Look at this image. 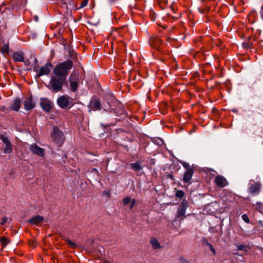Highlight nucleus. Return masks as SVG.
Masks as SVG:
<instances>
[{
	"label": "nucleus",
	"instance_id": "nucleus-18",
	"mask_svg": "<svg viewBox=\"0 0 263 263\" xmlns=\"http://www.w3.org/2000/svg\"><path fill=\"white\" fill-rule=\"evenodd\" d=\"M260 191V187L258 184L256 183L255 184H252L250 186L249 188V192L251 194H255L256 193H258Z\"/></svg>",
	"mask_w": 263,
	"mask_h": 263
},
{
	"label": "nucleus",
	"instance_id": "nucleus-33",
	"mask_svg": "<svg viewBox=\"0 0 263 263\" xmlns=\"http://www.w3.org/2000/svg\"><path fill=\"white\" fill-rule=\"evenodd\" d=\"M136 201L135 199H133L130 201V204L129 206V209H132L133 207L134 206L135 204H136Z\"/></svg>",
	"mask_w": 263,
	"mask_h": 263
},
{
	"label": "nucleus",
	"instance_id": "nucleus-4",
	"mask_svg": "<svg viewBox=\"0 0 263 263\" xmlns=\"http://www.w3.org/2000/svg\"><path fill=\"white\" fill-rule=\"evenodd\" d=\"M57 103L61 108L65 109L72 105V100L67 96H63L58 99Z\"/></svg>",
	"mask_w": 263,
	"mask_h": 263
},
{
	"label": "nucleus",
	"instance_id": "nucleus-2",
	"mask_svg": "<svg viewBox=\"0 0 263 263\" xmlns=\"http://www.w3.org/2000/svg\"><path fill=\"white\" fill-rule=\"evenodd\" d=\"M66 79L54 74L50 79L49 88L52 91L58 92L62 89L64 84L66 82Z\"/></svg>",
	"mask_w": 263,
	"mask_h": 263
},
{
	"label": "nucleus",
	"instance_id": "nucleus-17",
	"mask_svg": "<svg viewBox=\"0 0 263 263\" xmlns=\"http://www.w3.org/2000/svg\"><path fill=\"white\" fill-rule=\"evenodd\" d=\"M4 145L3 152L5 154H11L13 152V145L11 142Z\"/></svg>",
	"mask_w": 263,
	"mask_h": 263
},
{
	"label": "nucleus",
	"instance_id": "nucleus-12",
	"mask_svg": "<svg viewBox=\"0 0 263 263\" xmlns=\"http://www.w3.org/2000/svg\"><path fill=\"white\" fill-rule=\"evenodd\" d=\"M44 219L43 217L40 215H36L34 217L31 218L29 220V222L31 224L38 226L43 222Z\"/></svg>",
	"mask_w": 263,
	"mask_h": 263
},
{
	"label": "nucleus",
	"instance_id": "nucleus-5",
	"mask_svg": "<svg viewBox=\"0 0 263 263\" xmlns=\"http://www.w3.org/2000/svg\"><path fill=\"white\" fill-rule=\"evenodd\" d=\"M27 2V0H11L9 5L12 10L17 11L26 6Z\"/></svg>",
	"mask_w": 263,
	"mask_h": 263
},
{
	"label": "nucleus",
	"instance_id": "nucleus-21",
	"mask_svg": "<svg viewBox=\"0 0 263 263\" xmlns=\"http://www.w3.org/2000/svg\"><path fill=\"white\" fill-rule=\"evenodd\" d=\"M131 167L135 171H139L142 169L141 166L138 163H133L130 164Z\"/></svg>",
	"mask_w": 263,
	"mask_h": 263
},
{
	"label": "nucleus",
	"instance_id": "nucleus-22",
	"mask_svg": "<svg viewBox=\"0 0 263 263\" xmlns=\"http://www.w3.org/2000/svg\"><path fill=\"white\" fill-rule=\"evenodd\" d=\"M70 89L72 91H75L78 86V82L71 81L70 82Z\"/></svg>",
	"mask_w": 263,
	"mask_h": 263
},
{
	"label": "nucleus",
	"instance_id": "nucleus-10",
	"mask_svg": "<svg viewBox=\"0 0 263 263\" xmlns=\"http://www.w3.org/2000/svg\"><path fill=\"white\" fill-rule=\"evenodd\" d=\"M216 185L219 187H223L228 185L227 179L221 175L217 176L214 180Z\"/></svg>",
	"mask_w": 263,
	"mask_h": 263
},
{
	"label": "nucleus",
	"instance_id": "nucleus-20",
	"mask_svg": "<svg viewBox=\"0 0 263 263\" xmlns=\"http://www.w3.org/2000/svg\"><path fill=\"white\" fill-rule=\"evenodd\" d=\"M10 242V239L6 237H1L0 238V242L3 247H6Z\"/></svg>",
	"mask_w": 263,
	"mask_h": 263
},
{
	"label": "nucleus",
	"instance_id": "nucleus-29",
	"mask_svg": "<svg viewBox=\"0 0 263 263\" xmlns=\"http://www.w3.org/2000/svg\"><path fill=\"white\" fill-rule=\"evenodd\" d=\"M241 218L242 220L247 223H250V219L246 214H244L242 215Z\"/></svg>",
	"mask_w": 263,
	"mask_h": 263
},
{
	"label": "nucleus",
	"instance_id": "nucleus-11",
	"mask_svg": "<svg viewBox=\"0 0 263 263\" xmlns=\"http://www.w3.org/2000/svg\"><path fill=\"white\" fill-rule=\"evenodd\" d=\"M22 102L20 98H16L13 100L11 104L10 105V109L14 111H18Z\"/></svg>",
	"mask_w": 263,
	"mask_h": 263
},
{
	"label": "nucleus",
	"instance_id": "nucleus-8",
	"mask_svg": "<svg viewBox=\"0 0 263 263\" xmlns=\"http://www.w3.org/2000/svg\"><path fill=\"white\" fill-rule=\"evenodd\" d=\"M30 151L33 154L40 157H44L45 155L44 149L39 147L36 144L33 143L30 145Z\"/></svg>",
	"mask_w": 263,
	"mask_h": 263
},
{
	"label": "nucleus",
	"instance_id": "nucleus-24",
	"mask_svg": "<svg viewBox=\"0 0 263 263\" xmlns=\"http://www.w3.org/2000/svg\"><path fill=\"white\" fill-rule=\"evenodd\" d=\"M78 82L79 77L76 73H72L69 77V82L71 81Z\"/></svg>",
	"mask_w": 263,
	"mask_h": 263
},
{
	"label": "nucleus",
	"instance_id": "nucleus-27",
	"mask_svg": "<svg viewBox=\"0 0 263 263\" xmlns=\"http://www.w3.org/2000/svg\"><path fill=\"white\" fill-rule=\"evenodd\" d=\"M176 196L179 198H182L184 195V192L182 190H178L176 192Z\"/></svg>",
	"mask_w": 263,
	"mask_h": 263
},
{
	"label": "nucleus",
	"instance_id": "nucleus-31",
	"mask_svg": "<svg viewBox=\"0 0 263 263\" xmlns=\"http://www.w3.org/2000/svg\"><path fill=\"white\" fill-rule=\"evenodd\" d=\"M67 243L70 246V247L72 248H74L77 247V245L75 243L72 242L71 240L67 239Z\"/></svg>",
	"mask_w": 263,
	"mask_h": 263
},
{
	"label": "nucleus",
	"instance_id": "nucleus-14",
	"mask_svg": "<svg viewBox=\"0 0 263 263\" xmlns=\"http://www.w3.org/2000/svg\"><path fill=\"white\" fill-rule=\"evenodd\" d=\"M12 57L15 62H24V55L22 51L15 52Z\"/></svg>",
	"mask_w": 263,
	"mask_h": 263
},
{
	"label": "nucleus",
	"instance_id": "nucleus-36",
	"mask_svg": "<svg viewBox=\"0 0 263 263\" xmlns=\"http://www.w3.org/2000/svg\"><path fill=\"white\" fill-rule=\"evenodd\" d=\"M260 15L261 19L263 20V6L261 7V10L260 11Z\"/></svg>",
	"mask_w": 263,
	"mask_h": 263
},
{
	"label": "nucleus",
	"instance_id": "nucleus-40",
	"mask_svg": "<svg viewBox=\"0 0 263 263\" xmlns=\"http://www.w3.org/2000/svg\"><path fill=\"white\" fill-rule=\"evenodd\" d=\"M32 246H33V247H35V243H34V242H32Z\"/></svg>",
	"mask_w": 263,
	"mask_h": 263
},
{
	"label": "nucleus",
	"instance_id": "nucleus-23",
	"mask_svg": "<svg viewBox=\"0 0 263 263\" xmlns=\"http://www.w3.org/2000/svg\"><path fill=\"white\" fill-rule=\"evenodd\" d=\"M0 139L3 142L4 144L10 142L8 138L4 134L0 135Z\"/></svg>",
	"mask_w": 263,
	"mask_h": 263
},
{
	"label": "nucleus",
	"instance_id": "nucleus-38",
	"mask_svg": "<svg viewBox=\"0 0 263 263\" xmlns=\"http://www.w3.org/2000/svg\"><path fill=\"white\" fill-rule=\"evenodd\" d=\"M257 205H258V208H259L260 209H262V208H263V205H262L261 203H257Z\"/></svg>",
	"mask_w": 263,
	"mask_h": 263
},
{
	"label": "nucleus",
	"instance_id": "nucleus-34",
	"mask_svg": "<svg viewBox=\"0 0 263 263\" xmlns=\"http://www.w3.org/2000/svg\"><path fill=\"white\" fill-rule=\"evenodd\" d=\"M209 249L211 251V252L213 253V254L215 255L216 253V251H215V249L214 248L213 246L212 245H210Z\"/></svg>",
	"mask_w": 263,
	"mask_h": 263
},
{
	"label": "nucleus",
	"instance_id": "nucleus-37",
	"mask_svg": "<svg viewBox=\"0 0 263 263\" xmlns=\"http://www.w3.org/2000/svg\"><path fill=\"white\" fill-rule=\"evenodd\" d=\"M7 220V218L6 217L3 218L1 222L2 224H4L6 222Z\"/></svg>",
	"mask_w": 263,
	"mask_h": 263
},
{
	"label": "nucleus",
	"instance_id": "nucleus-13",
	"mask_svg": "<svg viewBox=\"0 0 263 263\" xmlns=\"http://www.w3.org/2000/svg\"><path fill=\"white\" fill-rule=\"evenodd\" d=\"M52 67L51 64H47L41 68L39 71V76L48 74L50 72V68Z\"/></svg>",
	"mask_w": 263,
	"mask_h": 263
},
{
	"label": "nucleus",
	"instance_id": "nucleus-30",
	"mask_svg": "<svg viewBox=\"0 0 263 263\" xmlns=\"http://www.w3.org/2000/svg\"><path fill=\"white\" fill-rule=\"evenodd\" d=\"M111 191L110 190H106L103 192V195L107 198L110 197Z\"/></svg>",
	"mask_w": 263,
	"mask_h": 263
},
{
	"label": "nucleus",
	"instance_id": "nucleus-9",
	"mask_svg": "<svg viewBox=\"0 0 263 263\" xmlns=\"http://www.w3.org/2000/svg\"><path fill=\"white\" fill-rule=\"evenodd\" d=\"M40 104L42 109L46 112L50 111L53 106L52 103L47 98H41Z\"/></svg>",
	"mask_w": 263,
	"mask_h": 263
},
{
	"label": "nucleus",
	"instance_id": "nucleus-32",
	"mask_svg": "<svg viewBox=\"0 0 263 263\" xmlns=\"http://www.w3.org/2000/svg\"><path fill=\"white\" fill-rule=\"evenodd\" d=\"M88 0H84L81 4L80 8H82L85 7L88 4Z\"/></svg>",
	"mask_w": 263,
	"mask_h": 263
},
{
	"label": "nucleus",
	"instance_id": "nucleus-41",
	"mask_svg": "<svg viewBox=\"0 0 263 263\" xmlns=\"http://www.w3.org/2000/svg\"><path fill=\"white\" fill-rule=\"evenodd\" d=\"M103 263H109L108 261H105L103 262Z\"/></svg>",
	"mask_w": 263,
	"mask_h": 263
},
{
	"label": "nucleus",
	"instance_id": "nucleus-1",
	"mask_svg": "<svg viewBox=\"0 0 263 263\" xmlns=\"http://www.w3.org/2000/svg\"><path fill=\"white\" fill-rule=\"evenodd\" d=\"M73 63L70 60H67L58 64L53 70V74L64 79H67L69 71L72 69Z\"/></svg>",
	"mask_w": 263,
	"mask_h": 263
},
{
	"label": "nucleus",
	"instance_id": "nucleus-3",
	"mask_svg": "<svg viewBox=\"0 0 263 263\" xmlns=\"http://www.w3.org/2000/svg\"><path fill=\"white\" fill-rule=\"evenodd\" d=\"M51 136L53 141L59 144V146H61L65 140V137L63 132L57 127L53 128Z\"/></svg>",
	"mask_w": 263,
	"mask_h": 263
},
{
	"label": "nucleus",
	"instance_id": "nucleus-15",
	"mask_svg": "<svg viewBox=\"0 0 263 263\" xmlns=\"http://www.w3.org/2000/svg\"><path fill=\"white\" fill-rule=\"evenodd\" d=\"M194 171L193 169L189 168L184 173L183 176V180L184 182H188L191 179Z\"/></svg>",
	"mask_w": 263,
	"mask_h": 263
},
{
	"label": "nucleus",
	"instance_id": "nucleus-28",
	"mask_svg": "<svg viewBox=\"0 0 263 263\" xmlns=\"http://www.w3.org/2000/svg\"><path fill=\"white\" fill-rule=\"evenodd\" d=\"M131 200H132V199L129 197H125V198H124L123 201L124 205H127L128 204H129Z\"/></svg>",
	"mask_w": 263,
	"mask_h": 263
},
{
	"label": "nucleus",
	"instance_id": "nucleus-35",
	"mask_svg": "<svg viewBox=\"0 0 263 263\" xmlns=\"http://www.w3.org/2000/svg\"><path fill=\"white\" fill-rule=\"evenodd\" d=\"M180 263H189L185 259L183 258H179Z\"/></svg>",
	"mask_w": 263,
	"mask_h": 263
},
{
	"label": "nucleus",
	"instance_id": "nucleus-16",
	"mask_svg": "<svg viewBox=\"0 0 263 263\" xmlns=\"http://www.w3.org/2000/svg\"><path fill=\"white\" fill-rule=\"evenodd\" d=\"M149 243L154 250L160 249L161 248L160 243L155 237H152L151 238Z\"/></svg>",
	"mask_w": 263,
	"mask_h": 263
},
{
	"label": "nucleus",
	"instance_id": "nucleus-25",
	"mask_svg": "<svg viewBox=\"0 0 263 263\" xmlns=\"http://www.w3.org/2000/svg\"><path fill=\"white\" fill-rule=\"evenodd\" d=\"M238 250L243 251V252H248L249 248L248 246L243 245H239L237 246Z\"/></svg>",
	"mask_w": 263,
	"mask_h": 263
},
{
	"label": "nucleus",
	"instance_id": "nucleus-6",
	"mask_svg": "<svg viewBox=\"0 0 263 263\" xmlns=\"http://www.w3.org/2000/svg\"><path fill=\"white\" fill-rule=\"evenodd\" d=\"M23 104L24 108L26 110H32L35 106V103L33 101L32 96L26 98L23 101Z\"/></svg>",
	"mask_w": 263,
	"mask_h": 263
},
{
	"label": "nucleus",
	"instance_id": "nucleus-26",
	"mask_svg": "<svg viewBox=\"0 0 263 263\" xmlns=\"http://www.w3.org/2000/svg\"><path fill=\"white\" fill-rule=\"evenodd\" d=\"M1 52L3 54H7L9 52V45L8 44H5L3 45L1 48Z\"/></svg>",
	"mask_w": 263,
	"mask_h": 263
},
{
	"label": "nucleus",
	"instance_id": "nucleus-7",
	"mask_svg": "<svg viewBox=\"0 0 263 263\" xmlns=\"http://www.w3.org/2000/svg\"><path fill=\"white\" fill-rule=\"evenodd\" d=\"M188 206L189 205L187 201L183 200L177 211L176 217L180 218L181 217H184L185 214L186 210Z\"/></svg>",
	"mask_w": 263,
	"mask_h": 263
},
{
	"label": "nucleus",
	"instance_id": "nucleus-19",
	"mask_svg": "<svg viewBox=\"0 0 263 263\" xmlns=\"http://www.w3.org/2000/svg\"><path fill=\"white\" fill-rule=\"evenodd\" d=\"M90 105L92 108L96 110H99L101 108V103L99 100L96 99L91 102Z\"/></svg>",
	"mask_w": 263,
	"mask_h": 263
},
{
	"label": "nucleus",
	"instance_id": "nucleus-39",
	"mask_svg": "<svg viewBox=\"0 0 263 263\" xmlns=\"http://www.w3.org/2000/svg\"><path fill=\"white\" fill-rule=\"evenodd\" d=\"M206 245L209 247V248L210 247V245H212L211 243H210L209 242H207L206 243Z\"/></svg>",
	"mask_w": 263,
	"mask_h": 263
}]
</instances>
